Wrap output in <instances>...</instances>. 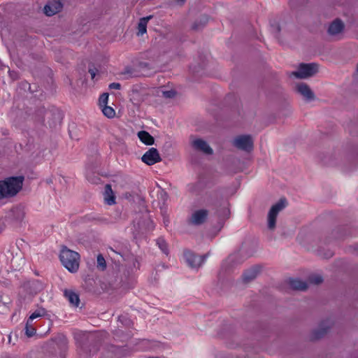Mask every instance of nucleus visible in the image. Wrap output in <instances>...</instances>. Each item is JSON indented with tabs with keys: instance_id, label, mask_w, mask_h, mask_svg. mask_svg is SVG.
Here are the masks:
<instances>
[{
	"instance_id": "obj_1",
	"label": "nucleus",
	"mask_w": 358,
	"mask_h": 358,
	"mask_svg": "<svg viewBox=\"0 0 358 358\" xmlns=\"http://www.w3.org/2000/svg\"><path fill=\"white\" fill-rule=\"evenodd\" d=\"M78 352L81 358H90L91 356L95 355L99 350V345L97 343H94L92 338L86 336L85 334L82 336L76 335Z\"/></svg>"
},
{
	"instance_id": "obj_2",
	"label": "nucleus",
	"mask_w": 358,
	"mask_h": 358,
	"mask_svg": "<svg viewBox=\"0 0 358 358\" xmlns=\"http://www.w3.org/2000/svg\"><path fill=\"white\" fill-rule=\"evenodd\" d=\"M23 180V176H17L0 181V199L15 196L22 189Z\"/></svg>"
},
{
	"instance_id": "obj_3",
	"label": "nucleus",
	"mask_w": 358,
	"mask_h": 358,
	"mask_svg": "<svg viewBox=\"0 0 358 358\" xmlns=\"http://www.w3.org/2000/svg\"><path fill=\"white\" fill-rule=\"evenodd\" d=\"M62 265L70 272L75 273L79 268L80 255L73 250L64 247L59 255Z\"/></svg>"
},
{
	"instance_id": "obj_4",
	"label": "nucleus",
	"mask_w": 358,
	"mask_h": 358,
	"mask_svg": "<svg viewBox=\"0 0 358 358\" xmlns=\"http://www.w3.org/2000/svg\"><path fill=\"white\" fill-rule=\"evenodd\" d=\"M318 71V66L316 64H299L298 71H293L292 75L297 78H306L315 74Z\"/></svg>"
},
{
	"instance_id": "obj_5",
	"label": "nucleus",
	"mask_w": 358,
	"mask_h": 358,
	"mask_svg": "<svg viewBox=\"0 0 358 358\" xmlns=\"http://www.w3.org/2000/svg\"><path fill=\"white\" fill-rule=\"evenodd\" d=\"M286 206L287 200L282 198L271 207L268 215V227L269 229H273L275 228L278 214L281 210L285 208Z\"/></svg>"
},
{
	"instance_id": "obj_6",
	"label": "nucleus",
	"mask_w": 358,
	"mask_h": 358,
	"mask_svg": "<svg viewBox=\"0 0 358 358\" xmlns=\"http://www.w3.org/2000/svg\"><path fill=\"white\" fill-rule=\"evenodd\" d=\"M183 255L186 262L189 267L192 268H198L202 264L204 263L208 256V254L202 256H197L192 252L186 250L184 252Z\"/></svg>"
},
{
	"instance_id": "obj_7",
	"label": "nucleus",
	"mask_w": 358,
	"mask_h": 358,
	"mask_svg": "<svg viewBox=\"0 0 358 358\" xmlns=\"http://www.w3.org/2000/svg\"><path fill=\"white\" fill-rule=\"evenodd\" d=\"M234 145L239 150L250 152L253 149V141L250 135H241L236 137Z\"/></svg>"
},
{
	"instance_id": "obj_8",
	"label": "nucleus",
	"mask_w": 358,
	"mask_h": 358,
	"mask_svg": "<svg viewBox=\"0 0 358 358\" xmlns=\"http://www.w3.org/2000/svg\"><path fill=\"white\" fill-rule=\"evenodd\" d=\"M208 216V211L206 209L195 210L188 218V223L194 226H199L205 223Z\"/></svg>"
},
{
	"instance_id": "obj_9",
	"label": "nucleus",
	"mask_w": 358,
	"mask_h": 358,
	"mask_svg": "<svg viewBox=\"0 0 358 358\" xmlns=\"http://www.w3.org/2000/svg\"><path fill=\"white\" fill-rule=\"evenodd\" d=\"M141 159L148 165H153L162 160L158 150L155 148H151L145 152L142 156Z\"/></svg>"
},
{
	"instance_id": "obj_10",
	"label": "nucleus",
	"mask_w": 358,
	"mask_h": 358,
	"mask_svg": "<svg viewBox=\"0 0 358 358\" xmlns=\"http://www.w3.org/2000/svg\"><path fill=\"white\" fill-rule=\"evenodd\" d=\"M62 8V4L59 0H52L44 6V13L47 16H52L59 13Z\"/></svg>"
},
{
	"instance_id": "obj_11",
	"label": "nucleus",
	"mask_w": 358,
	"mask_h": 358,
	"mask_svg": "<svg viewBox=\"0 0 358 358\" xmlns=\"http://www.w3.org/2000/svg\"><path fill=\"white\" fill-rule=\"evenodd\" d=\"M331 325V322L329 320L323 321L320 324V328L313 331L312 339L317 340L322 338L328 332V330L330 329Z\"/></svg>"
},
{
	"instance_id": "obj_12",
	"label": "nucleus",
	"mask_w": 358,
	"mask_h": 358,
	"mask_svg": "<svg viewBox=\"0 0 358 358\" xmlns=\"http://www.w3.org/2000/svg\"><path fill=\"white\" fill-rule=\"evenodd\" d=\"M192 146L197 150L201 151L207 155H212L213 151L206 141L197 138L192 141Z\"/></svg>"
},
{
	"instance_id": "obj_13",
	"label": "nucleus",
	"mask_w": 358,
	"mask_h": 358,
	"mask_svg": "<svg viewBox=\"0 0 358 358\" xmlns=\"http://www.w3.org/2000/svg\"><path fill=\"white\" fill-rule=\"evenodd\" d=\"M259 271L260 267L259 266H255L246 270L242 275L243 282L248 283L254 280L257 276Z\"/></svg>"
},
{
	"instance_id": "obj_14",
	"label": "nucleus",
	"mask_w": 358,
	"mask_h": 358,
	"mask_svg": "<svg viewBox=\"0 0 358 358\" xmlns=\"http://www.w3.org/2000/svg\"><path fill=\"white\" fill-rule=\"evenodd\" d=\"M297 92L301 94L306 100L310 101L314 99V94L306 83H300L296 85Z\"/></svg>"
},
{
	"instance_id": "obj_15",
	"label": "nucleus",
	"mask_w": 358,
	"mask_h": 358,
	"mask_svg": "<svg viewBox=\"0 0 358 358\" xmlns=\"http://www.w3.org/2000/svg\"><path fill=\"white\" fill-rule=\"evenodd\" d=\"M344 29V24L340 19H336L329 25L328 32L331 35L341 33Z\"/></svg>"
},
{
	"instance_id": "obj_16",
	"label": "nucleus",
	"mask_w": 358,
	"mask_h": 358,
	"mask_svg": "<svg viewBox=\"0 0 358 358\" xmlns=\"http://www.w3.org/2000/svg\"><path fill=\"white\" fill-rule=\"evenodd\" d=\"M104 201L105 203L108 205H113L115 203V196L114 195L113 191L112 189V187L110 185L107 184L105 186L104 189Z\"/></svg>"
},
{
	"instance_id": "obj_17",
	"label": "nucleus",
	"mask_w": 358,
	"mask_h": 358,
	"mask_svg": "<svg viewBox=\"0 0 358 358\" xmlns=\"http://www.w3.org/2000/svg\"><path fill=\"white\" fill-rule=\"evenodd\" d=\"M288 284L292 289L304 291L308 288L306 282L300 280L299 279L289 278Z\"/></svg>"
},
{
	"instance_id": "obj_18",
	"label": "nucleus",
	"mask_w": 358,
	"mask_h": 358,
	"mask_svg": "<svg viewBox=\"0 0 358 358\" xmlns=\"http://www.w3.org/2000/svg\"><path fill=\"white\" fill-rule=\"evenodd\" d=\"M64 294L71 305L76 307L78 306L80 303V298L78 294L72 290L68 289L64 291Z\"/></svg>"
},
{
	"instance_id": "obj_19",
	"label": "nucleus",
	"mask_w": 358,
	"mask_h": 358,
	"mask_svg": "<svg viewBox=\"0 0 358 358\" xmlns=\"http://www.w3.org/2000/svg\"><path fill=\"white\" fill-rule=\"evenodd\" d=\"M152 17V15H149L147 17H144L140 19L138 24V32L137 35L138 36H143L144 34L147 32V25L149 20Z\"/></svg>"
},
{
	"instance_id": "obj_20",
	"label": "nucleus",
	"mask_w": 358,
	"mask_h": 358,
	"mask_svg": "<svg viewBox=\"0 0 358 358\" xmlns=\"http://www.w3.org/2000/svg\"><path fill=\"white\" fill-rule=\"evenodd\" d=\"M138 137L142 143L147 145H152L154 144V138L146 131H138Z\"/></svg>"
},
{
	"instance_id": "obj_21",
	"label": "nucleus",
	"mask_w": 358,
	"mask_h": 358,
	"mask_svg": "<svg viewBox=\"0 0 358 358\" xmlns=\"http://www.w3.org/2000/svg\"><path fill=\"white\" fill-rule=\"evenodd\" d=\"M46 315V310L45 308H41L35 310L31 315L29 317L27 320H29V322H33L34 320L43 317Z\"/></svg>"
},
{
	"instance_id": "obj_22",
	"label": "nucleus",
	"mask_w": 358,
	"mask_h": 358,
	"mask_svg": "<svg viewBox=\"0 0 358 358\" xmlns=\"http://www.w3.org/2000/svg\"><path fill=\"white\" fill-rule=\"evenodd\" d=\"M36 328L33 325V322H29V320H27L25 325V334L27 337H31L36 334Z\"/></svg>"
},
{
	"instance_id": "obj_23",
	"label": "nucleus",
	"mask_w": 358,
	"mask_h": 358,
	"mask_svg": "<svg viewBox=\"0 0 358 358\" xmlns=\"http://www.w3.org/2000/svg\"><path fill=\"white\" fill-rule=\"evenodd\" d=\"M102 108V112L106 117H107L108 118H113L115 117V111L111 106H108L106 105L103 106Z\"/></svg>"
},
{
	"instance_id": "obj_24",
	"label": "nucleus",
	"mask_w": 358,
	"mask_h": 358,
	"mask_svg": "<svg viewBox=\"0 0 358 358\" xmlns=\"http://www.w3.org/2000/svg\"><path fill=\"white\" fill-rule=\"evenodd\" d=\"M157 244L160 248V250L163 252V253L168 255L169 250H168V245L165 240L162 238H159L157 240Z\"/></svg>"
},
{
	"instance_id": "obj_25",
	"label": "nucleus",
	"mask_w": 358,
	"mask_h": 358,
	"mask_svg": "<svg viewBox=\"0 0 358 358\" xmlns=\"http://www.w3.org/2000/svg\"><path fill=\"white\" fill-rule=\"evenodd\" d=\"M31 287L34 289L35 293H38L44 289V285L41 281L35 280L31 282Z\"/></svg>"
},
{
	"instance_id": "obj_26",
	"label": "nucleus",
	"mask_w": 358,
	"mask_h": 358,
	"mask_svg": "<svg viewBox=\"0 0 358 358\" xmlns=\"http://www.w3.org/2000/svg\"><path fill=\"white\" fill-rule=\"evenodd\" d=\"M308 281L310 283L319 285L322 282L323 278L320 275H312L309 276Z\"/></svg>"
},
{
	"instance_id": "obj_27",
	"label": "nucleus",
	"mask_w": 358,
	"mask_h": 358,
	"mask_svg": "<svg viewBox=\"0 0 358 358\" xmlns=\"http://www.w3.org/2000/svg\"><path fill=\"white\" fill-rule=\"evenodd\" d=\"M97 267L101 270H104L106 268V263L104 257L102 255L99 254L97 256Z\"/></svg>"
},
{
	"instance_id": "obj_28",
	"label": "nucleus",
	"mask_w": 358,
	"mask_h": 358,
	"mask_svg": "<svg viewBox=\"0 0 358 358\" xmlns=\"http://www.w3.org/2000/svg\"><path fill=\"white\" fill-rule=\"evenodd\" d=\"M108 101V93H103L101 94L99 99V103L101 107H103L104 106H106Z\"/></svg>"
},
{
	"instance_id": "obj_29",
	"label": "nucleus",
	"mask_w": 358,
	"mask_h": 358,
	"mask_svg": "<svg viewBox=\"0 0 358 358\" xmlns=\"http://www.w3.org/2000/svg\"><path fill=\"white\" fill-rule=\"evenodd\" d=\"M8 309H9V307H8L7 303L2 302L1 296H0V313H4L7 312L8 310Z\"/></svg>"
},
{
	"instance_id": "obj_30",
	"label": "nucleus",
	"mask_w": 358,
	"mask_h": 358,
	"mask_svg": "<svg viewBox=\"0 0 358 358\" xmlns=\"http://www.w3.org/2000/svg\"><path fill=\"white\" fill-rule=\"evenodd\" d=\"M176 92L174 90H167L163 92V96L166 98H173L176 95Z\"/></svg>"
},
{
	"instance_id": "obj_31",
	"label": "nucleus",
	"mask_w": 358,
	"mask_h": 358,
	"mask_svg": "<svg viewBox=\"0 0 358 358\" xmlns=\"http://www.w3.org/2000/svg\"><path fill=\"white\" fill-rule=\"evenodd\" d=\"M109 88L110 90H120L121 85L119 83H112L109 85Z\"/></svg>"
},
{
	"instance_id": "obj_32",
	"label": "nucleus",
	"mask_w": 358,
	"mask_h": 358,
	"mask_svg": "<svg viewBox=\"0 0 358 358\" xmlns=\"http://www.w3.org/2000/svg\"><path fill=\"white\" fill-rule=\"evenodd\" d=\"M96 72H97V69H89V73L91 76L92 79H94L95 78Z\"/></svg>"
},
{
	"instance_id": "obj_33",
	"label": "nucleus",
	"mask_w": 358,
	"mask_h": 358,
	"mask_svg": "<svg viewBox=\"0 0 358 358\" xmlns=\"http://www.w3.org/2000/svg\"><path fill=\"white\" fill-rule=\"evenodd\" d=\"M87 178L89 181H90L91 182H93V183H95L96 182V180H99V178H96V179H90L88 176H87Z\"/></svg>"
},
{
	"instance_id": "obj_34",
	"label": "nucleus",
	"mask_w": 358,
	"mask_h": 358,
	"mask_svg": "<svg viewBox=\"0 0 358 358\" xmlns=\"http://www.w3.org/2000/svg\"><path fill=\"white\" fill-rule=\"evenodd\" d=\"M178 3L183 4L185 1V0H176Z\"/></svg>"
},
{
	"instance_id": "obj_35",
	"label": "nucleus",
	"mask_w": 358,
	"mask_h": 358,
	"mask_svg": "<svg viewBox=\"0 0 358 358\" xmlns=\"http://www.w3.org/2000/svg\"><path fill=\"white\" fill-rule=\"evenodd\" d=\"M194 29H198L199 27H198V25L196 24V23H194V25H193V27H192Z\"/></svg>"
},
{
	"instance_id": "obj_36",
	"label": "nucleus",
	"mask_w": 358,
	"mask_h": 358,
	"mask_svg": "<svg viewBox=\"0 0 358 358\" xmlns=\"http://www.w3.org/2000/svg\"><path fill=\"white\" fill-rule=\"evenodd\" d=\"M49 114V112L48 111H45V115H48Z\"/></svg>"
},
{
	"instance_id": "obj_37",
	"label": "nucleus",
	"mask_w": 358,
	"mask_h": 358,
	"mask_svg": "<svg viewBox=\"0 0 358 358\" xmlns=\"http://www.w3.org/2000/svg\"><path fill=\"white\" fill-rule=\"evenodd\" d=\"M357 71H358V65H357Z\"/></svg>"
}]
</instances>
